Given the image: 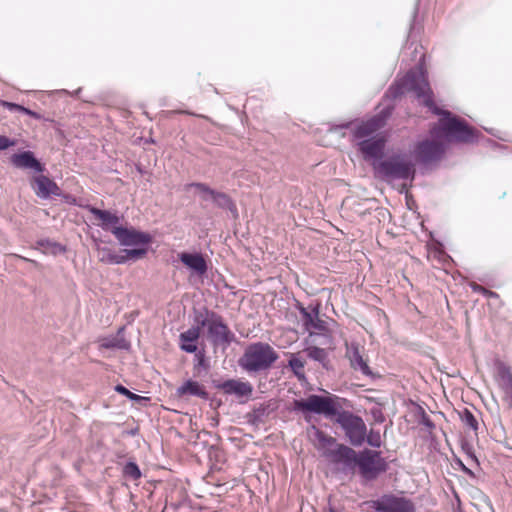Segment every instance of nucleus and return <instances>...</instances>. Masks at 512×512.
I'll return each instance as SVG.
<instances>
[{
	"label": "nucleus",
	"mask_w": 512,
	"mask_h": 512,
	"mask_svg": "<svg viewBox=\"0 0 512 512\" xmlns=\"http://www.w3.org/2000/svg\"><path fill=\"white\" fill-rule=\"evenodd\" d=\"M176 394L179 397L189 395L201 398L203 400L209 399V393L206 391L204 386H202L199 382L190 379L185 381L181 386L177 388Z\"/></svg>",
	"instance_id": "19"
},
{
	"label": "nucleus",
	"mask_w": 512,
	"mask_h": 512,
	"mask_svg": "<svg viewBox=\"0 0 512 512\" xmlns=\"http://www.w3.org/2000/svg\"><path fill=\"white\" fill-rule=\"evenodd\" d=\"M330 512H337V511H335V510H333V509H330Z\"/></svg>",
	"instance_id": "43"
},
{
	"label": "nucleus",
	"mask_w": 512,
	"mask_h": 512,
	"mask_svg": "<svg viewBox=\"0 0 512 512\" xmlns=\"http://www.w3.org/2000/svg\"><path fill=\"white\" fill-rule=\"evenodd\" d=\"M345 356L353 370L360 372L364 376L372 377L373 372L370 369L367 360L361 353L360 347L357 343L353 342L349 345H346Z\"/></svg>",
	"instance_id": "15"
},
{
	"label": "nucleus",
	"mask_w": 512,
	"mask_h": 512,
	"mask_svg": "<svg viewBox=\"0 0 512 512\" xmlns=\"http://www.w3.org/2000/svg\"><path fill=\"white\" fill-rule=\"evenodd\" d=\"M402 189H403V190H407V185H406V183H403V185H402Z\"/></svg>",
	"instance_id": "42"
},
{
	"label": "nucleus",
	"mask_w": 512,
	"mask_h": 512,
	"mask_svg": "<svg viewBox=\"0 0 512 512\" xmlns=\"http://www.w3.org/2000/svg\"><path fill=\"white\" fill-rule=\"evenodd\" d=\"M365 441L374 448H379L382 445L380 432L371 429L369 433L366 432Z\"/></svg>",
	"instance_id": "31"
},
{
	"label": "nucleus",
	"mask_w": 512,
	"mask_h": 512,
	"mask_svg": "<svg viewBox=\"0 0 512 512\" xmlns=\"http://www.w3.org/2000/svg\"><path fill=\"white\" fill-rule=\"evenodd\" d=\"M334 421L340 425L351 445L360 447L365 442L366 424L360 416L340 410Z\"/></svg>",
	"instance_id": "7"
},
{
	"label": "nucleus",
	"mask_w": 512,
	"mask_h": 512,
	"mask_svg": "<svg viewBox=\"0 0 512 512\" xmlns=\"http://www.w3.org/2000/svg\"><path fill=\"white\" fill-rule=\"evenodd\" d=\"M471 288H472L473 291L482 293L483 295L485 293H488V289H486L483 286H481L479 284H476V283L471 284Z\"/></svg>",
	"instance_id": "36"
},
{
	"label": "nucleus",
	"mask_w": 512,
	"mask_h": 512,
	"mask_svg": "<svg viewBox=\"0 0 512 512\" xmlns=\"http://www.w3.org/2000/svg\"><path fill=\"white\" fill-rule=\"evenodd\" d=\"M297 309L299 310V312L302 316L303 325H304L305 329L307 331H309L310 334H312L311 325L313 324V322L315 321L317 316H319L320 304L317 303L313 306H310L308 309V308H305L302 304L297 303Z\"/></svg>",
	"instance_id": "23"
},
{
	"label": "nucleus",
	"mask_w": 512,
	"mask_h": 512,
	"mask_svg": "<svg viewBox=\"0 0 512 512\" xmlns=\"http://www.w3.org/2000/svg\"><path fill=\"white\" fill-rule=\"evenodd\" d=\"M111 233L115 236L121 246L133 247L132 249H145L148 251V244L151 242V235L138 231L134 228L114 227Z\"/></svg>",
	"instance_id": "11"
},
{
	"label": "nucleus",
	"mask_w": 512,
	"mask_h": 512,
	"mask_svg": "<svg viewBox=\"0 0 512 512\" xmlns=\"http://www.w3.org/2000/svg\"><path fill=\"white\" fill-rule=\"evenodd\" d=\"M351 122H346V123H343V124H340V125H334L330 128V131H337L338 129H346V128H349L351 126Z\"/></svg>",
	"instance_id": "37"
},
{
	"label": "nucleus",
	"mask_w": 512,
	"mask_h": 512,
	"mask_svg": "<svg viewBox=\"0 0 512 512\" xmlns=\"http://www.w3.org/2000/svg\"><path fill=\"white\" fill-rule=\"evenodd\" d=\"M0 106L9 110L10 112H20V113H23V114H26V115H29L30 117L34 118V119H37V120H40L42 119V116L29 109V108H26L20 104H16V103H13V102H9V101H5V100H1L0 101Z\"/></svg>",
	"instance_id": "25"
},
{
	"label": "nucleus",
	"mask_w": 512,
	"mask_h": 512,
	"mask_svg": "<svg viewBox=\"0 0 512 512\" xmlns=\"http://www.w3.org/2000/svg\"><path fill=\"white\" fill-rule=\"evenodd\" d=\"M390 112L384 116L376 115L357 125L353 130V138L358 140L357 146L365 159H381L384 153L386 140L382 136L370 137L384 126Z\"/></svg>",
	"instance_id": "3"
},
{
	"label": "nucleus",
	"mask_w": 512,
	"mask_h": 512,
	"mask_svg": "<svg viewBox=\"0 0 512 512\" xmlns=\"http://www.w3.org/2000/svg\"><path fill=\"white\" fill-rule=\"evenodd\" d=\"M462 423L470 429L476 431L478 429V421L474 414L467 408L459 413Z\"/></svg>",
	"instance_id": "26"
},
{
	"label": "nucleus",
	"mask_w": 512,
	"mask_h": 512,
	"mask_svg": "<svg viewBox=\"0 0 512 512\" xmlns=\"http://www.w3.org/2000/svg\"><path fill=\"white\" fill-rule=\"evenodd\" d=\"M216 389L223 391L226 395H235L237 398H250L253 393V386L249 382L229 379L223 382L213 381Z\"/></svg>",
	"instance_id": "14"
},
{
	"label": "nucleus",
	"mask_w": 512,
	"mask_h": 512,
	"mask_svg": "<svg viewBox=\"0 0 512 512\" xmlns=\"http://www.w3.org/2000/svg\"><path fill=\"white\" fill-rule=\"evenodd\" d=\"M88 210L91 214L101 220V228L103 230L111 232V229L114 227H119L118 224L120 222V218L116 214L111 213L108 210L96 208L94 206H88Z\"/></svg>",
	"instance_id": "21"
},
{
	"label": "nucleus",
	"mask_w": 512,
	"mask_h": 512,
	"mask_svg": "<svg viewBox=\"0 0 512 512\" xmlns=\"http://www.w3.org/2000/svg\"><path fill=\"white\" fill-rule=\"evenodd\" d=\"M194 353V369L197 371L200 369L207 370L209 368V364L206 360L204 350H196Z\"/></svg>",
	"instance_id": "30"
},
{
	"label": "nucleus",
	"mask_w": 512,
	"mask_h": 512,
	"mask_svg": "<svg viewBox=\"0 0 512 512\" xmlns=\"http://www.w3.org/2000/svg\"><path fill=\"white\" fill-rule=\"evenodd\" d=\"M315 438L319 442V449L336 470L342 474H354L357 468L358 452L353 448L340 444L336 438L325 434L315 428Z\"/></svg>",
	"instance_id": "2"
},
{
	"label": "nucleus",
	"mask_w": 512,
	"mask_h": 512,
	"mask_svg": "<svg viewBox=\"0 0 512 512\" xmlns=\"http://www.w3.org/2000/svg\"><path fill=\"white\" fill-rule=\"evenodd\" d=\"M10 160L16 168L31 169L37 173H43L45 170L44 165L29 150L13 154Z\"/></svg>",
	"instance_id": "16"
},
{
	"label": "nucleus",
	"mask_w": 512,
	"mask_h": 512,
	"mask_svg": "<svg viewBox=\"0 0 512 512\" xmlns=\"http://www.w3.org/2000/svg\"><path fill=\"white\" fill-rule=\"evenodd\" d=\"M114 389L119 394L126 396L128 399L136 403H141L142 401H145L147 399L146 397L131 392L129 389H127L125 386L121 384L116 385Z\"/></svg>",
	"instance_id": "29"
},
{
	"label": "nucleus",
	"mask_w": 512,
	"mask_h": 512,
	"mask_svg": "<svg viewBox=\"0 0 512 512\" xmlns=\"http://www.w3.org/2000/svg\"><path fill=\"white\" fill-rule=\"evenodd\" d=\"M123 474L132 480H138L142 475L139 466L134 461H129L124 465Z\"/></svg>",
	"instance_id": "27"
},
{
	"label": "nucleus",
	"mask_w": 512,
	"mask_h": 512,
	"mask_svg": "<svg viewBox=\"0 0 512 512\" xmlns=\"http://www.w3.org/2000/svg\"><path fill=\"white\" fill-rule=\"evenodd\" d=\"M195 188L203 201H211L216 207L231 212L234 218L238 217L237 207L232 198L224 193L210 188L205 183L193 182L187 185V188Z\"/></svg>",
	"instance_id": "9"
},
{
	"label": "nucleus",
	"mask_w": 512,
	"mask_h": 512,
	"mask_svg": "<svg viewBox=\"0 0 512 512\" xmlns=\"http://www.w3.org/2000/svg\"><path fill=\"white\" fill-rule=\"evenodd\" d=\"M484 295L489 297V298H497L498 297V294L493 292V291H491V290H488V293H485Z\"/></svg>",
	"instance_id": "38"
},
{
	"label": "nucleus",
	"mask_w": 512,
	"mask_h": 512,
	"mask_svg": "<svg viewBox=\"0 0 512 512\" xmlns=\"http://www.w3.org/2000/svg\"><path fill=\"white\" fill-rule=\"evenodd\" d=\"M278 359V354L267 343L250 344L239 359V366L249 372H260L269 369Z\"/></svg>",
	"instance_id": "6"
},
{
	"label": "nucleus",
	"mask_w": 512,
	"mask_h": 512,
	"mask_svg": "<svg viewBox=\"0 0 512 512\" xmlns=\"http://www.w3.org/2000/svg\"><path fill=\"white\" fill-rule=\"evenodd\" d=\"M179 113H184V114H188V115H193V116H197V117H202V118H206L205 116L203 115H198V114H195L193 112H189V111H180Z\"/></svg>",
	"instance_id": "39"
},
{
	"label": "nucleus",
	"mask_w": 512,
	"mask_h": 512,
	"mask_svg": "<svg viewBox=\"0 0 512 512\" xmlns=\"http://www.w3.org/2000/svg\"><path fill=\"white\" fill-rule=\"evenodd\" d=\"M195 320L201 328H206L207 339L214 348L226 349L236 339L223 317L213 310L203 308L196 314Z\"/></svg>",
	"instance_id": "5"
},
{
	"label": "nucleus",
	"mask_w": 512,
	"mask_h": 512,
	"mask_svg": "<svg viewBox=\"0 0 512 512\" xmlns=\"http://www.w3.org/2000/svg\"><path fill=\"white\" fill-rule=\"evenodd\" d=\"M497 381L505 394L512 395V372L510 368L502 362L497 364Z\"/></svg>",
	"instance_id": "22"
},
{
	"label": "nucleus",
	"mask_w": 512,
	"mask_h": 512,
	"mask_svg": "<svg viewBox=\"0 0 512 512\" xmlns=\"http://www.w3.org/2000/svg\"><path fill=\"white\" fill-rule=\"evenodd\" d=\"M98 258L101 262L109 265H121L128 260L141 259L146 255L145 249H124L123 254H117L108 246H97Z\"/></svg>",
	"instance_id": "12"
},
{
	"label": "nucleus",
	"mask_w": 512,
	"mask_h": 512,
	"mask_svg": "<svg viewBox=\"0 0 512 512\" xmlns=\"http://www.w3.org/2000/svg\"><path fill=\"white\" fill-rule=\"evenodd\" d=\"M405 93H413L434 114L442 116L438 125L430 129L434 140H423L416 146L415 152L424 165L439 161L444 153L445 146L438 140L446 138L461 143H474L478 141L479 132L469 126L464 120L454 116L447 110L439 109L433 101V92L430 88L426 71L420 67L411 69L406 75L395 82L387 91L386 96L397 99Z\"/></svg>",
	"instance_id": "1"
},
{
	"label": "nucleus",
	"mask_w": 512,
	"mask_h": 512,
	"mask_svg": "<svg viewBox=\"0 0 512 512\" xmlns=\"http://www.w3.org/2000/svg\"><path fill=\"white\" fill-rule=\"evenodd\" d=\"M327 329L326 322L321 320L319 316L315 319L313 324L311 325V330H317V331H325Z\"/></svg>",
	"instance_id": "34"
},
{
	"label": "nucleus",
	"mask_w": 512,
	"mask_h": 512,
	"mask_svg": "<svg viewBox=\"0 0 512 512\" xmlns=\"http://www.w3.org/2000/svg\"><path fill=\"white\" fill-rule=\"evenodd\" d=\"M16 145V141L7 136L0 135V151L6 150Z\"/></svg>",
	"instance_id": "33"
},
{
	"label": "nucleus",
	"mask_w": 512,
	"mask_h": 512,
	"mask_svg": "<svg viewBox=\"0 0 512 512\" xmlns=\"http://www.w3.org/2000/svg\"><path fill=\"white\" fill-rule=\"evenodd\" d=\"M460 465H461V467H462V470H463L465 473H467V474H469V475H472L471 470H469L468 468H466V467H465L461 462H460Z\"/></svg>",
	"instance_id": "40"
},
{
	"label": "nucleus",
	"mask_w": 512,
	"mask_h": 512,
	"mask_svg": "<svg viewBox=\"0 0 512 512\" xmlns=\"http://www.w3.org/2000/svg\"><path fill=\"white\" fill-rule=\"evenodd\" d=\"M295 409L301 411L323 414L327 417H336L340 410L335 407L331 397L321 395H310L306 400H296Z\"/></svg>",
	"instance_id": "10"
},
{
	"label": "nucleus",
	"mask_w": 512,
	"mask_h": 512,
	"mask_svg": "<svg viewBox=\"0 0 512 512\" xmlns=\"http://www.w3.org/2000/svg\"><path fill=\"white\" fill-rule=\"evenodd\" d=\"M179 259L198 275H204L207 272V263L200 253L183 252L179 255Z\"/></svg>",
	"instance_id": "18"
},
{
	"label": "nucleus",
	"mask_w": 512,
	"mask_h": 512,
	"mask_svg": "<svg viewBox=\"0 0 512 512\" xmlns=\"http://www.w3.org/2000/svg\"><path fill=\"white\" fill-rule=\"evenodd\" d=\"M376 176L390 184L396 180H414L416 175L415 164L407 153H394L386 159L380 160L374 166Z\"/></svg>",
	"instance_id": "4"
},
{
	"label": "nucleus",
	"mask_w": 512,
	"mask_h": 512,
	"mask_svg": "<svg viewBox=\"0 0 512 512\" xmlns=\"http://www.w3.org/2000/svg\"><path fill=\"white\" fill-rule=\"evenodd\" d=\"M36 187L35 194L41 199H47L51 196H59L61 190L59 186L45 175H39L34 178Z\"/></svg>",
	"instance_id": "17"
},
{
	"label": "nucleus",
	"mask_w": 512,
	"mask_h": 512,
	"mask_svg": "<svg viewBox=\"0 0 512 512\" xmlns=\"http://www.w3.org/2000/svg\"><path fill=\"white\" fill-rule=\"evenodd\" d=\"M420 424L425 426L429 431H431L435 428V424L430 419V417L425 413H423V415L421 416Z\"/></svg>",
	"instance_id": "35"
},
{
	"label": "nucleus",
	"mask_w": 512,
	"mask_h": 512,
	"mask_svg": "<svg viewBox=\"0 0 512 512\" xmlns=\"http://www.w3.org/2000/svg\"><path fill=\"white\" fill-rule=\"evenodd\" d=\"M288 365H289V367L292 369V371L294 372V374L298 378H303L304 377L303 369H304V365L305 364L295 354L291 355V357H290V359L288 361Z\"/></svg>",
	"instance_id": "28"
},
{
	"label": "nucleus",
	"mask_w": 512,
	"mask_h": 512,
	"mask_svg": "<svg viewBox=\"0 0 512 512\" xmlns=\"http://www.w3.org/2000/svg\"><path fill=\"white\" fill-rule=\"evenodd\" d=\"M461 449L466 454L471 463H474L477 466L479 465L473 446L469 442L463 441L461 444Z\"/></svg>",
	"instance_id": "32"
},
{
	"label": "nucleus",
	"mask_w": 512,
	"mask_h": 512,
	"mask_svg": "<svg viewBox=\"0 0 512 512\" xmlns=\"http://www.w3.org/2000/svg\"><path fill=\"white\" fill-rule=\"evenodd\" d=\"M200 324L197 323V326H193L188 330L182 332L179 336L180 338V348L181 350L187 353H193L197 350L196 341L200 336Z\"/></svg>",
	"instance_id": "20"
},
{
	"label": "nucleus",
	"mask_w": 512,
	"mask_h": 512,
	"mask_svg": "<svg viewBox=\"0 0 512 512\" xmlns=\"http://www.w3.org/2000/svg\"><path fill=\"white\" fill-rule=\"evenodd\" d=\"M372 507L378 512H415V506L411 500L392 494L383 495L374 500Z\"/></svg>",
	"instance_id": "13"
},
{
	"label": "nucleus",
	"mask_w": 512,
	"mask_h": 512,
	"mask_svg": "<svg viewBox=\"0 0 512 512\" xmlns=\"http://www.w3.org/2000/svg\"><path fill=\"white\" fill-rule=\"evenodd\" d=\"M357 468L363 479L372 481L388 470V463L380 451L364 449L358 452Z\"/></svg>",
	"instance_id": "8"
},
{
	"label": "nucleus",
	"mask_w": 512,
	"mask_h": 512,
	"mask_svg": "<svg viewBox=\"0 0 512 512\" xmlns=\"http://www.w3.org/2000/svg\"><path fill=\"white\" fill-rule=\"evenodd\" d=\"M486 142H487L489 145H491L492 147H496V146H497V144H496L494 141H492V140L487 139V140H486Z\"/></svg>",
	"instance_id": "41"
},
{
	"label": "nucleus",
	"mask_w": 512,
	"mask_h": 512,
	"mask_svg": "<svg viewBox=\"0 0 512 512\" xmlns=\"http://www.w3.org/2000/svg\"><path fill=\"white\" fill-rule=\"evenodd\" d=\"M304 352L311 360L320 363L324 369H329L330 361L325 349L317 346H309L304 349Z\"/></svg>",
	"instance_id": "24"
}]
</instances>
